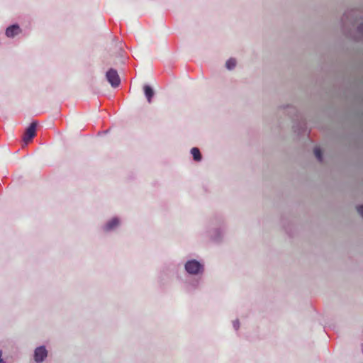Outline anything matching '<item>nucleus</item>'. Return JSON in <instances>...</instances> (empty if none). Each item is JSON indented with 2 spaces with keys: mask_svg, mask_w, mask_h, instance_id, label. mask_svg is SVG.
Segmentation results:
<instances>
[{
  "mask_svg": "<svg viewBox=\"0 0 363 363\" xmlns=\"http://www.w3.org/2000/svg\"><path fill=\"white\" fill-rule=\"evenodd\" d=\"M348 16V13L347 12H345L342 18V24L344 25L345 24V19L347 18Z\"/></svg>",
  "mask_w": 363,
  "mask_h": 363,
  "instance_id": "18",
  "label": "nucleus"
},
{
  "mask_svg": "<svg viewBox=\"0 0 363 363\" xmlns=\"http://www.w3.org/2000/svg\"><path fill=\"white\" fill-rule=\"evenodd\" d=\"M284 108L286 109V113L292 118H294V116H297L298 110L296 107L287 105Z\"/></svg>",
  "mask_w": 363,
  "mask_h": 363,
  "instance_id": "12",
  "label": "nucleus"
},
{
  "mask_svg": "<svg viewBox=\"0 0 363 363\" xmlns=\"http://www.w3.org/2000/svg\"><path fill=\"white\" fill-rule=\"evenodd\" d=\"M191 154L192 155L194 161L200 162L202 160L201 153L198 147L191 148Z\"/></svg>",
  "mask_w": 363,
  "mask_h": 363,
  "instance_id": "11",
  "label": "nucleus"
},
{
  "mask_svg": "<svg viewBox=\"0 0 363 363\" xmlns=\"http://www.w3.org/2000/svg\"><path fill=\"white\" fill-rule=\"evenodd\" d=\"M236 64V60L235 58L231 57L226 61L225 67L229 70H232L235 67Z\"/></svg>",
  "mask_w": 363,
  "mask_h": 363,
  "instance_id": "13",
  "label": "nucleus"
},
{
  "mask_svg": "<svg viewBox=\"0 0 363 363\" xmlns=\"http://www.w3.org/2000/svg\"><path fill=\"white\" fill-rule=\"evenodd\" d=\"M226 224L224 217L216 215L208 221L203 235L211 242L220 244L224 240Z\"/></svg>",
  "mask_w": 363,
  "mask_h": 363,
  "instance_id": "2",
  "label": "nucleus"
},
{
  "mask_svg": "<svg viewBox=\"0 0 363 363\" xmlns=\"http://www.w3.org/2000/svg\"><path fill=\"white\" fill-rule=\"evenodd\" d=\"M357 40H363V23L358 25L357 28Z\"/></svg>",
  "mask_w": 363,
  "mask_h": 363,
  "instance_id": "14",
  "label": "nucleus"
},
{
  "mask_svg": "<svg viewBox=\"0 0 363 363\" xmlns=\"http://www.w3.org/2000/svg\"><path fill=\"white\" fill-rule=\"evenodd\" d=\"M121 225V220L118 217H113L107 220L102 226V230L105 233H111L116 230Z\"/></svg>",
  "mask_w": 363,
  "mask_h": 363,
  "instance_id": "6",
  "label": "nucleus"
},
{
  "mask_svg": "<svg viewBox=\"0 0 363 363\" xmlns=\"http://www.w3.org/2000/svg\"><path fill=\"white\" fill-rule=\"evenodd\" d=\"M48 350L42 345L36 347L34 350L33 358L36 363L43 362L48 357Z\"/></svg>",
  "mask_w": 363,
  "mask_h": 363,
  "instance_id": "7",
  "label": "nucleus"
},
{
  "mask_svg": "<svg viewBox=\"0 0 363 363\" xmlns=\"http://www.w3.org/2000/svg\"><path fill=\"white\" fill-rule=\"evenodd\" d=\"M106 78L112 87H118L121 84V79L118 72L113 69L110 68L106 73Z\"/></svg>",
  "mask_w": 363,
  "mask_h": 363,
  "instance_id": "4",
  "label": "nucleus"
},
{
  "mask_svg": "<svg viewBox=\"0 0 363 363\" xmlns=\"http://www.w3.org/2000/svg\"><path fill=\"white\" fill-rule=\"evenodd\" d=\"M357 210L358 213L361 215V216L363 218V205H359L357 207Z\"/></svg>",
  "mask_w": 363,
  "mask_h": 363,
  "instance_id": "17",
  "label": "nucleus"
},
{
  "mask_svg": "<svg viewBox=\"0 0 363 363\" xmlns=\"http://www.w3.org/2000/svg\"><path fill=\"white\" fill-rule=\"evenodd\" d=\"M314 155L319 162L323 161V153H322V150L320 147H315Z\"/></svg>",
  "mask_w": 363,
  "mask_h": 363,
  "instance_id": "15",
  "label": "nucleus"
},
{
  "mask_svg": "<svg viewBox=\"0 0 363 363\" xmlns=\"http://www.w3.org/2000/svg\"><path fill=\"white\" fill-rule=\"evenodd\" d=\"M293 128L298 135H304L306 133V125L303 121L296 122L294 124Z\"/></svg>",
  "mask_w": 363,
  "mask_h": 363,
  "instance_id": "10",
  "label": "nucleus"
},
{
  "mask_svg": "<svg viewBox=\"0 0 363 363\" xmlns=\"http://www.w3.org/2000/svg\"><path fill=\"white\" fill-rule=\"evenodd\" d=\"M172 277H175L179 282L182 283L183 279L180 272L179 264L175 263L164 264L157 277L159 284L161 286L167 285L170 282Z\"/></svg>",
  "mask_w": 363,
  "mask_h": 363,
  "instance_id": "3",
  "label": "nucleus"
},
{
  "mask_svg": "<svg viewBox=\"0 0 363 363\" xmlns=\"http://www.w3.org/2000/svg\"><path fill=\"white\" fill-rule=\"evenodd\" d=\"M0 363H6L4 359L2 358V351L0 350Z\"/></svg>",
  "mask_w": 363,
  "mask_h": 363,
  "instance_id": "19",
  "label": "nucleus"
},
{
  "mask_svg": "<svg viewBox=\"0 0 363 363\" xmlns=\"http://www.w3.org/2000/svg\"><path fill=\"white\" fill-rule=\"evenodd\" d=\"M38 123L37 121H33L28 128H26L23 140L25 143H28L30 142L33 138L36 135V128H37Z\"/></svg>",
  "mask_w": 363,
  "mask_h": 363,
  "instance_id": "5",
  "label": "nucleus"
},
{
  "mask_svg": "<svg viewBox=\"0 0 363 363\" xmlns=\"http://www.w3.org/2000/svg\"><path fill=\"white\" fill-rule=\"evenodd\" d=\"M233 326L234 328V329L235 330H238L240 328V322L239 320L237 319V320H235L233 322Z\"/></svg>",
  "mask_w": 363,
  "mask_h": 363,
  "instance_id": "16",
  "label": "nucleus"
},
{
  "mask_svg": "<svg viewBox=\"0 0 363 363\" xmlns=\"http://www.w3.org/2000/svg\"><path fill=\"white\" fill-rule=\"evenodd\" d=\"M184 270L190 277L183 280L182 283L187 290L197 289L202 283L201 276L204 273V264L197 259H188L184 265Z\"/></svg>",
  "mask_w": 363,
  "mask_h": 363,
  "instance_id": "1",
  "label": "nucleus"
},
{
  "mask_svg": "<svg viewBox=\"0 0 363 363\" xmlns=\"http://www.w3.org/2000/svg\"><path fill=\"white\" fill-rule=\"evenodd\" d=\"M143 91L147 102L151 104L155 96V91L153 88L148 84H145L143 86Z\"/></svg>",
  "mask_w": 363,
  "mask_h": 363,
  "instance_id": "9",
  "label": "nucleus"
},
{
  "mask_svg": "<svg viewBox=\"0 0 363 363\" xmlns=\"http://www.w3.org/2000/svg\"><path fill=\"white\" fill-rule=\"evenodd\" d=\"M23 30L18 23L9 26L5 30V35L9 38H14L22 33Z\"/></svg>",
  "mask_w": 363,
  "mask_h": 363,
  "instance_id": "8",
  "label": "nucleus"
}]
</instances>
